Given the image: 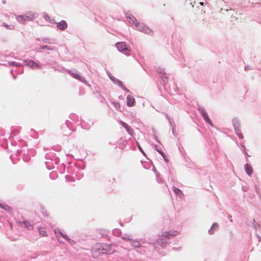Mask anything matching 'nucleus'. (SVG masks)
I'll return each mask as SVG.
<instances>
[{"label":"nucleus","instance_id":"20","mask_svg":"<svg viewBox=\"0 0 261 261\" xmlns=\"http://www.w3.org/2000/svg\"><path fill=\"white\" fill-rule=\"evenodd\" d=\"M61 233V235H62V236L64 238H65V239H67V240H68V237H67V235H66V234H63L62 233Z\"/></svg>","mask_w":261,"mask_h":261},{"label":"nucleus","instance_id":"12","mask_svg":"<svg viewBox=\"0 0 261 261\" xmlns=\"http://www.w3.org/2000/svg\"><path fill=\"white\" fill-rule=\"evenodd\" d=\"M0 207L3 208V209H4L5 210H6V211H8V212H9L11 211V207L7 205H5V204H3L2 203H0Z\"/></svg>","mask_w":261,"mask_h":261},{"label":"nucleus","instance_id":"15","mask_svg":"<svg viewBox=\"0 0 261 261\" xmlns=\"http://www.w3.org/2000/svg\"><path fill=\"white\" fill-rule=\"evenodd\" d=\"M173 191L175 192V193L176 194H177V195H180H180H181V191L179 189H177V188H176L175 187H174L173 188Z\"/></svg>","mask_w":261,"mask_h":261},{"label":"nucleus","instance_id":"8","mask_svg":"<svg viewBox=\"0 0 261 261\" xmlns=\"http://www.w3.org/2000/svg\"><path fill=\"white\" fill-rule=\"evenodd\" d=\"M67 27L66 22L64 20H62L57 24V27L58 29L63 30L65 29Z\"/></svg>","mask_w":261,"mask_h":261},{"label":"nucleus","instance_id":"14","mask_svg":"<svg viewBox=\"0 0 261 261\" xmlns=\"http://www.w3.org/2000/svg\"><path fill=\"white\" fill-rule=\"evenodd\" d=\"M29 65L31 66L32 68H36L38 67L39 68L38 64L36 63H35L33 61H30L29 62Z\"/></svg>","mask_w":261,"mask_h":261},{"label":"nucleus","instance_id":"16","mask_svg":"<svg viewBox=\"0 0 261 261\" xmlns=\"http://www.w3.org/2000/svg\"><path fill=\"white\" fill-rule=\"evenodd\" d=\"M44 18L45 20H47V21H51V20L50 19V17L47 15V14H44Z\"/></svg>","mask_w":261,"mask_h":261},{"label":"nucleus","instance_id":"25","mask_svg":"<svg viewBox=\"0 0 261 261\" xmlns=\"http://www.w3.org/2000/svg\"><path fill=\"white\" fill-rule=\"evenodd\" d=\"M138 147H139V148L141 150H141V147H140V145H138Z\"/></svg>","mask_w":261,"mask_h":261},{"label":"nucleus","instance_id":"5","mask_svg":"<svg viewBox=\"0 0 261 261\" xmlns=\"http://www.w3.org/2000/svg\"><path fill=\"white\" fill-rule=\"evenodd\" d=\"M200 113L204 120L212 126H213V123L211 120H210V118L208 117L207 114L203 110H201Z\"/></svg>","mask_w":261,"mask_h":261},{"label":"nucleus","instance_id":"21","mask_svg":"<svg viewBox=\"0 0 261 261\" xmlns=\"http://www.w3.org/2000/svg\"><path fill=\"white\" fill-rule=\"evenodd\" d=\"M163 156H164L165 155V154L164 153V152H163L162 151H159L158 150V151Z\"/></svg>","mask_w":261,"mask_h":261},{"label":"nucleus","instance_id":"11","mask_svg":"<svg viewBox=\"0 0 261 261\" xmlns=\"http://www.w3.org/2000/svg\"><path fill=\"white\" fill-rule=\"evenodd\" d=\"M159 244L161 245L162 247H165L167 245V242L164 241L163 239H159L158 241Z\"/></svg>","mask_w":261,"mask_h":261},{"label":"nucleus","instance_id":"19","mask_svg":"<svg viewBox=\"0 0 261 261\" xmlns=\"http://www.w3.org/2000/svg\"><path fill=\"white\" fill-rule=\"evenodd\" d=\"M163 158L166 162L168 163L169 162L168 158L165 155H164V156H163Z\"/></svg>","mask_w":261,"mask_h":261},{"label":"nucleus","instance_id":"7","mask_svg":"<svg viewBox=\"0 0 261 261\" xmlns=\"http://www.w3.org/2000/svg\"><path fill=\"white\" fill-rule=\"evenodd\" d=\"M71 75H72V76L74 78H75L84 83H87V81L85 80V79L84 77L80 75L77 73H71Z\"/></svg>","mask_w":261,"mask_h":261},{"label":"nucleus","instance_id":"17","mask_svg":"<svg viewBox=\"0 0 261 261\" xmlns=\"http://www.w3.org/2000/svg\"><path fill=\"white\" fill-rule=\"evenodd\" d=\"M121 123L123 125V126L128 131L129 130L128 125H127L125 123L123 122H121Z\"/></svg>","mask_w":261,"mask_h":261},{"label":"nucleus","instance_id":"1","mask_svg":"<svg viewBox=\"0 0 261 261\" xmlns=\"http://www.w3.org/2000/svg\"><path fill=\"white\" fill-rule=\"evenodd\" d=\"M92 251L94 256H98L100 254H112L115 252L111 245L104 243H97L92 248Z\"/></svg>","mask_w":261,"mask_h":261},{"label":"nucleus","instance_id":"18","mask_svg":"<svg viewBox=\"0 0 261 261\" xmlns=\"http://www.w3.org/2000/svg\"><path fill=\"white\" fill-rule=\"evenodd\" d=\"M127 105L128 106H130V99H129L128 97H127Z\"/></svg>","mask_w":261,"mask_h":261},{"label":"nucleus","instance_id":"24","mask_svg":"<svg viewBox=\"0 0 261 261\" xmlns=\"http://www.w3.org/2000/svg\"><path fill=\"white\" fill-rule=\"evenodd\" d=\"M200 4L201 5H202H202H203V3H202V2H200Z\"/></svg>","mask_w":261,"mask_h":261},{"label":"nucleus","instance_id":"2","mask_svg":"<svg viewBox=\"0 0 261 261\" xmlns=\"http://www.w3.org/2000/svg\"><path fill=\"white\" fill-rule=\"evenodd\" d=\"M132 21H133V23L135 24L137 29L139 31L143 32L146 34H151L152 33L151 30L147 27L144 23L141 22L138 23L136 18H132Z\"/></svg>","mask_w":261,"mask_h":261},{"label":"nucleus","instance_id":"13","mask_svg":"<svg viewBox=\"0 0 261 261\" xmlns=\"http://www.w3.org/2000/svg\"><path fill=\"white\" fill-rule=\"evenodd\" d=\"M39 232L40 236L41 237H46L47 235L46 232L41 228H39Z\"/></svg>","mask_w":261,"mask_h":261},{"label":"nucleus","instance_id":"6","mask_svg":"<svg viewBox=\"0 0 261 261\" xmlns=\"http://www.w3.org/2000/svg\"><path fill=\"white\" fill-rule=\"evenodd\" d=\"M116 46L119 51H123L126 49V44L124 42H118Z\"/></svg>","mask_w":261,"mask_h":261},{"label":"nucleus","instance_id":"22","mask_svg":"<svg viewBox=\"0 0 261 261\" xmlns=\"http://www.w3.org/2000/svg\"><path fill=\"white\" fill-rule=\"evenodd\" d=\"M134 101H135V99L134 98L132 99V102H131L132 106L133 105Z\"/></svg>","mask_w":261,"mask_h":261},{"label":"nucleus","instance_id":"3","mask_svg":"<svg viewBox=\"0 0 261 261\" xmlns=\"http://www.w3.org/2000/svg\"><path fill=\"white\" fill-rule=\"evenodd\" d=\"M36 17V13H32L31 12H30L27 13L25 15H18L17 16L16 19L19 22L24 23L26 20H31Z\"/></svg>","mask_w":261,"mask_h":261},{"label":"nucleus","instance_id":"9","mask_svg":"<svg viewBox=\"0 0 261 261\" xmlns=\"http://www.w3.org/2000/svg\"><path fill=\"white\" fill-rule=\"evenodd\" d=\"M23 224H24V226L29 230H33L34 228V225L29 221L25 220L23 221Z\"/></svg>","mask_w":261,"mask_h":261},{"label":"nucleus","instance_id":"4","mask_svg":"<svg viewBox=\"0 0 261 261\" xmlns=\"http://www.w3.org/2000/svg\"><path fill=\"white\" fill-rule=\"evenodd\" d=\"M178 234L177 231H169L163 233L162 236L167 238H170L171 237H175Z\"/></svg>","mask_w":261,"mask_h":261},{"label":"nucleus","instance_id":"23","mask_svg":"<svg viewBox=\"0 0 261 261\" xmlns=\"http://www.w3.org/2000/svg\"><path fill=\"white\" fill-rule=\"evenodd\" d=\"M136 242H135L134 241H133V242H132V243H133V244H132V245H135V246H137V245L136 244H134Z\"/></svg>","mask_w":261,"mask_h":261},{"label":"nucleus","instance_id":"10","mask_svg":"<svg viewBox=\"0 0 261 261\" xmlns=\"http://www.w3.org/2000/svg\"><path fill=\"white\" fill-rule=\"evenodd\" d=\"M245 170L246 172V173L249 175H250L252 173V167L249 165L248 164H246L244 166Z\"/></svg>","mask_w":261,"mask_h":261}]
</instances>
